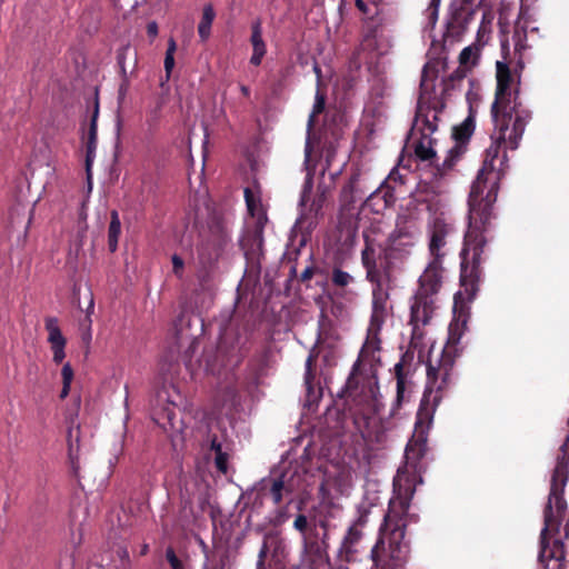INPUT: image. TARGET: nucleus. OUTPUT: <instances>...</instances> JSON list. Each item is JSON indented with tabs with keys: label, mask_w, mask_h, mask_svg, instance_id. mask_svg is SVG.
<instances>
[{
	"label": "nucleus",
	"mask_w": 569,
	"mask_h": 569,
	"mask_svg": "<svg viewBox=\"0 0 569 569\" xmlns=\"http://www.w3.org/2000/svg\"><path fill=\"white\" fill-rule=\"evenodd\" d=\"M485 229L469 226L465 236V247L461 251V289L456 292L452 308V320L448 327V340L440 359L429 361L427 367V386L417 412L415 423V443L410 442L406 450V461L398 468L393 479V497L390 499L385 522L380 528V537L371 551H409L405 541V528L416 521L410 515V501L417 485L422 482L421 468L418 458L421 456L427 441V432L433 419V412L442 399V392L452 381L453 357L467 330L469 319L468 303L478 291L480 263L486 239Z\"/></svg>",
	"instance_id": "obj_1"
},
{
	"label": "nucleus",
	"mask_w": 569,
	"mask_h": 569,
	"mask_svg": "<svg viewBox=\"0 0 569 569\" xmlns=\"http://www.w3.org/2000/svg\"><path fill=\"white\" fill-rule=\"evenodd\" d=\"M495 129L491 144L486 150L483 166L469 194V226L486 229L492 217L499 180L507 169V150L519 147L526 126L531 119L522 106L491 108Z\"/></svg>",
	"instance_id": "obj_2"
},
{
	"label": "nucleus",
	"mask_w": 569,
	"mask_h": 569,
	"mask_svg": "<svg viewBox=\"0 0 569 569\" xmlns=\"http://www.w3.org/2000/svg\"><path fill=\"white\" fill-rule=\"evenodd\" d=\"M361 261L366 269L367 279L376 284L373 289L372 313L367 330V339L361 348L359 359L355 363L352 372L347 381V390L352 401L361 407L360 413L370 418L380 411V399L377 367L380 362L381 350L380 331L383 327L387 308L386 297L382 293V274L376 262L375 251L366 247L361 252Z\"/></svg>",
	"instance_id": "obj_3"
},
{
	"label": "nucleus",
	"mask_w": 569,
	"mask_h": 569,
	"mask_svg": "<svg viewBox=\"0 0 569 569\" xmlns=\"http://www.w3.org/2000/svg\"><path fill=\"white\" fill-rule=\"evenodd\" d=\"M569 472V459L562 457L555 468L549 493L548 506L545 511V527L541 530V547L539 560L546 567L551 560L561 561L565 559L563 542L556 537L559 533L562 521L567 515V502L562 498L565 485Z\"/></svg>",
	"instance_id": "obj_4"
},
{
	"label": "nucleus",
	"mask_w": 569,
	"mask_h": 569,
	"mask_svg": "<svg viewBox=\"0 0 569 569\" xmlns=\"http://www.w3.org/2000/svg\"><path fill=\"white\" fill-rule=\"evenodd\" d=\"M420 233L421 230L416 219L398 217L396 228L389 233L381 249L386 277L389 278L393 269L400 268L409 259L419 241Z\"/></svg>",
	"instance_id": "obj_5"
},
{
	"label": "nucleus",
	"mask_w": 569,
	"mask_h": 569,
	"mask_svg": "<svg viewBox=\"0 0 569 569\" xmlns=\"http://www.w3.org/2000/svg\"><path fill=\"white\" fill-rule=\"evenodd\" d=\"M353 470L347 466H333L325 472L320 486V506L340 509L339 499L348 497L353 487Z\"/></svg>",
	"instance_id": "obj_6"
},
{
	"label": "nucleus",
	"mask_w": 569,
	"mask_h": 569,
	"mask_svg": "<svg viewBox=\"0 0 569 569\" xmlns=\"http://www.w3.org/2000/svg\"><path fill=\"white\" fill-rule=\"evenodd\" d=\"M437 298L416 292L410 302V325L412 327L411 346L422 348L427 335L425 328L431 322L437 310Z\"/></svg>",
	"instance_id": "obj_7"
},
{
	"label": "nucleus",
	"mask_w": 569,
	"mask_h": 569,
	"mask_svg": "<svg viewBox=\"0 0 569 569\" xmlns=\"http://www.w3.org/2000/svg\"><path fill=\"white\" fill-rule=\"evenodd\" d=\"M435 84L425 69L420 82V97L416 118L412 126V136L431 137L438 129V117L435 109L426 107L433 93Z\"/></svg>",
	"instance_id": "obj_8"
},
{
	"label": "nucleus",
	"mask_w": 569,
	"mask_h": 569,
	"mask_svg": "<svg viewBox=\"0 0 569 569\" xmlns=\"http://www.w3.org/2000/svg\"><path fill=\"white\" fill-rule=\"evenodd\" d=\"M497 88L491 108L521 106L518 101V89L509 67L497 61Z\"/></svg>",
	"instance_id": "obj_9"
},
{
	"label": "nucleus",
	"mask_w": 569,
	"mask_h": 569,
	"mask_svg": "<svg viewBox=\"0 0 569 569\" xmlns=\"http://www.w3.org/2000/svg\"><path fill=\"white\" fill-rule=\"evenodd\" d=\"M366 518L360 516L347 530L340 548L338 550V560L340 562L356 563L359 559L361 550V541L363 537V527Z\"/></svg>",
	"instance_id": "obj_10"
},
{
	"label": "nucleus",
	"mask_w": 569,
	"mask_h": 569,
	"mask_svg": "<svg viewBox=\"0 0 569 569\" xmlns=\"http://www.w3.org/2000/svg\"><path fill=\"white\" fill-rule=\"evenodd\" d=\"M153 420L168 435L173 442L178 441L184 430V423L181 419V410L173 402L167 407L153 412Z\"/></svg>",
	"instance_id": "obj_11"
},
{
	"label": "nucleus",
	"mask_w": 569,
	"mask_h": 569,
	"mask_svg": "<svg viewBox=\"0 0 569 569\" xmlns=\"http://www.w3.org/2000/svg\"><path fill=\"white\" fill-rule=\"evenodd\" d=\"M430 242L429 251L433 259H440L446 254L445 247L448 244L453 233L451 223L446 222L443 218H435L429 226Z\"/></svg>",
	"instance_id": "obj_12"
},
{
	"label": "nucleus",
	"mask_w": 569,
	"mask_h": 569,
	"mask_svg": "<svg viewBox=\"0 0 569 569\" xmlns=\"http://www.w3.org/2000/svg\"><path fill=\"white\" fill-rule=\"evenodd\" d=\"M445 278V270L440 259H432L419 278V287L416 292L436 297L440 291Z\"/></svg>",
	"instance_id": "obj_13"
},
{
	"label": "nucleus",
	"mask_w": 569,
	"mask_h": 569,
	"mask_svg": "<svg viewBox=\"0 0 569 569\" xmlns=\"http://www.w3.org/2000/svg\"><path fill=\"white\" fill-rule=\"evenodd\" d=\"M325 203V193L319 192L312 197V173L307 167V176L303 183L299 206L302 217H317Z\"/></svg>",
	"instance_id": "obj_14"
},
{
	"label": "nucleus",
	"mask_w": 569,
	"mask_h": 569,
	"mask_svg": "<svg viewBox=\"0 0 569 569\" xmlns=\"http://www.w3.org/2000/svg\"><path fill=\"white\" fill-rule=\"evenodd\" d=\"M247 208L252 219H254L253 241L258 247L262 244V232L267 223V214L263 210L260 198L249 188L244 190Z\"/></svg>",
	"instance_id": "obj_15"
},
{
	"label": "nucleus",
	"mask_w": 569,
	"mask_h": 569,
	"mask_svg": "<svg viewBox=\"0 0 569 569\" xmlns=\"http://www.w3.org/2000/svg\"><path fill=\"white\" fill-rule=\"evenodd\" d=\"M44 326L46 330L48 331V342L51 346L53 355L52 360L56 363H61L66 357L64 348L67 340L61 332L59 321L54 317H48L46 319Z\"/></svg>",
	"instance_id": "obj_16"
},
{
	"label": "nucleus",
	"mask_w": 569,
	"mask_h": 569,
	"mask_svg": "<svg viewBox=\"0 0 569 569\" xmlns=\"http://www.w3.org/2000/svg\"><path fill=\"white\" fill-rule=\"evenodd\" d=\"M297 490V485L291 477L288 479V473H282L279 478L271 480L269 488L270 496L274 505L281 502L283 493H292Z\"/></svg>",
	"instance_id": "obj_17"
},
{
	"label": "nucleus",
	"mask_w": 569,
	"mask_h": 569,
	"mask_svg": "<svg viewBox=\"0 0 569 569\" xmlns=\"http://www.w3.org/2000/svg\"><path fill=\"white\" fill-rule=\"evenodd\" d=\"M99 113V106L98 101L94 103V111L90 121V127L88 131V141H87V156H86V167H87V173H88V180H90V168L92 164V161L96 156V148H97V118Z\"/></svg>",
	"instance_id": "obj_18"
},
{
	"label": "nucleus",
	"mask_w": 569,
	"mask_h": 569,
	"mask_svg": "<svg viewBox=\"0 0 569 569\" xmlns=\"http://www.w3.org/2000/svg\"><path fill=\"white\" fill-rule=\"evenodd\" d=\"M250 41L252 44V56L250 58V63L253 66H259L267 52L266 43L262 39L261 23L259 21H256L252 24Z\"/></svg>",
	"instance_id": "obj_19"
},
{
	"label": "nucleus",
	"mask_w": 569,
	"mask_h": 569,
	"mask_svg": "<svg viewBox=\"0 0 569 569\" xmlns=\"http://www.w3.org/2000/svg\"><path fill=\"white\" fill-rule=\"evenodd\" d=\"M529 1L530 0H521L520 13L515 29V37L519 40L521 39V36H526L528 31H538V27L532 26L531 16L528 8L526 7V3Z\"/></svg>",
	"instance_id": "obj_20"
},
{
	"label": "nucleus",
	"mask_w": 569,
	"mask_h": 569,
	"mask_svg": "<svg viewBox=\"0 0 569 569\" xmlns=\"http://www.w3.org/2000/svg\"><path fill=\"white\" fill-rule=\"evenodd\" d=\"M403 366L401 362L395 365V373L397 378V397L396 406L400 407L411 391V381L403 375Z\"/></svg>",
	"instance_id": "obj_21"
},
{
	"label": "nucleus",
	"mask_w": 569,
	"mask_h": 569,
	"mask_svg": "<svg viewBox=\"0 0 569 569\" xmlns=\"http://www.w3.org/2000/svg\"><path fill=\"white\" fill-rule=\"evenodd\" d=\"M68 458L72 472L78 476L80 469L79 461V430L70 429L68 433Z\"/></svg>",
	"instance_id": "obj_22"
},
{
	"label": "nucleus",
	"mask_w": 569,
	"mask_h": 569,
	"mask_svg": "<svg viewBox=\"0 0 569 569\" xmlns=\"http://www.w3.org/2000/svg\"><path fill=\"white\" fill-rule=\"evenodd\" d=\"M360 174L355 173L349 179L348 183L343 187L341 191V197L345 202H355L358 199H361L365 196V191L359 188Z\"/></svg>",
	"instance_id": "obj_23"
},
{
	"label": "nucleus",
	"mask_w": 569,
	"mask_h": 569,
	"mask_svg": "<svg viewBox=\"0 0 569 569\" xmlns=\"http://www.w3.org/2000/svg\"><path fill=\"white\" fill-rule=\"evenodd\" d=\"M216 12L211 4L203 7L202 17L198 26V33L202 41L210 37L211 26L214 20Z\"/></svg>",
	"instance_id": "obj_24"
},
{
	"label": "nucleus",
	"mask_w": 569,
	"mask_h": 569,
	"mask_svg": "<svg viewBox=\"0 0 569 569\" xmlns=\"http://www.w3.org/2000/svg\"><path fill=\"white\" fill-rule=\"evenodd\" d=\"M415 153L421 160H433L437 158L433 149V139L431 137H420L415 142Z\"/></svg>",
	"instance_id": "obj_25"
},
{
	"label": "nucleus",
	"mask_w": 569,
	"mask_h": 569,
	"mask_svg": "<svg viewBox=\"0 0 569 569\" xmlns=\"http://www.w3.org/2000/svg\"><path fill=\"white\" fill-rule=\"evenodd\" d=\"M312 361H313V358L310 355L306 360V372H305V385H306L307 397H308L309 403L317 401L320 397V390L317 389L312 385V379H313Z\"/></svg>",
	"instance_id": "obj_26"
},
{
	"label": "nucleus",
	"mask_w": 569,
	"mask_h": 569,
	"mask_svg": "<svg viewBox=\"0 0 569 569\" xmlns=\"http://www.w3.org/2000/svg\"><path fill=\"white\" fill-rule=\"evenodd\" d=\"M121 233V222L116 210L111 211V220L108 230V246L111 252L118 248L119 236Z\"/></svg>",
	"instance_id": "obj_27"
},
{
	"label": "nucleus",
	"mask_w": 569,
	"mask_h": 569,
	"mask_svg": "<svg viewBox=\"0 0 569 569\" xmlns=\"http://www.w3.org/2000/svg\"><path fill=\"white\" fill-rule=\"evenodd\" d=\"M227 449H228V447L224 443H222L221 441H219L217 438H213L211 440V450L214 451V453H216V457H214L216 466L222 472H226L227 468H228Z\"/></svg>",
	"instance_id": "obj_28"
},
{
	"label": "nucleus",
	"mask_w": 569,
	"mask_h": 569,
	"mask_svg": "<svg viewBox=\"0 0 569 569\" xmlns=\"http://www.w3.org/2000/svg\"><path fill=\"white\" fill-rule=\"evenodd\" d=\"M480 48L477 44L466 47L459 54V62L465 68H471L477 64Z\"/></svg>",
	"instance_id": "obj_29"
},
{
	"label": "nucleus",
	"mask_w": 569,
	"mask_h": 569,
	"mask_svg": "<svg viewBox=\"0 0 569 569\" xmlns=\"http://www.w3.org/2000/svg\"><path fill=\"white\" fill-rule=\"evenodd\" d=\"M475 12L468 8H461L458 10L451 19V28L459 27L461 30H465L467 24L473 19Z\"/></svg>",
	"instance_id": "obj_30"
},
{
	"label": "nucleus",
	"mask_w": 569,
	"mask_h": 569,
	"mask_svg": "<svg viewBox=\"0 0 569 569\" xmlns=\"http://www.w3.org/2000/svg\"><path fill=\"white\" fill-rule=\"evenodd\" d=\"M461 154L462 147L456 143L452 148H450L447 151V154L441 163L442 170L451 169Z\"/></svg>",
	"instance_id": "obj_31"
},
{
	"label": "nucleus",
	"mask_w": 569,
	"mask_h": 569,
	"mask_svg": "<svg viewBox=\"0 0 569 569\" xmlns=\"http://www.w3.org/2000/svg\"><path fill=\"white\" fill-rule=\"evenodd\" d=\"M323 109H325V97L319 91H317L312 111H311V113L309 116V120H308V129L309 130L313 126L316 116L321 113L323 111Z\"/></svg>",
	"instance_id": "obj_32"
},
{
	"label": "nucleus",
	"mask_w": 569,
	"mask_h": 569,
	"mask_svg": "<svg viewBox=\"0 0 569 569\" xmlns=\"http://www.w3.org/2000/svg\"><path fill=\"white\" fill-rule=\"evenodd\" d=\"M353 281L351 274L341 269H335L332 272V282L339 287H346Z\"/></svg>",
	"instance_id": "obj_33"
},
{
	"label": "nucleus",
	"mask_w": 569,
	"mask_h": 569,
	"mask_svg": "<svg viewBox=\"0 0 569 569\" xmlns=\"http://www.w3.org/2000/svg\"><path fill=\"white\" fill-rule=\"evenodd\" d=\"M84 301H86L84 308H82L80 301H78V307L81 308L86 312L87 318L90 320V316L92 315L93 309H94V300H93V293L89 287H87L84 290Z\"/></svg>",
	"instance_id": "obj_34"
},
{
	"label": "nucleus",
	"mask_w": 569,
	"mask_h": 569,
	"mask_svg": "<svg viewBox=\"0 0 569 569\" xmlns=\"http://www.w3.org/2000/svg\"><path fill=\"white\" fill-rule=\"evenodd\" d=\"M171 262H172V272H173V274L178 279H182L183 274H184V261H183V259L180 256H178V254H173L171 257Z\"/></svg>",
	"instance_id": "obj_35"
},
{
	"label": "nucleus",
	"mask_w": 569,
	"mask_h": 569,
	"mask_svg": "<svg viewBox=\"0 0 569 569\" xmlns=\"http://www.w3.org/2000/svg\"><path fill=\"white\" fill-rule=\"evenodd\" d=\"M166 558L172 569H186L184 562L177 557L172 548L166 550Z\"/></svg>",
	"instance_id": "obj_36"
},
{
	"label": "nucleus",
	"mask_w": 569,
	"mask_h": 569,
	"mask_svg": "<svg viewBox=\"0 0 569 569\" xmlns=\"http://www.w3.org/2000/svg\"><path fill=\"white\" fill-rule=\"evenodd\" d=\"M426 19L428 20V24L433 28L438 21L439 10L435 9V7H428L425 11Z\"/></svg>",
	"instance_id": "obj_37"
},
{
	"label": "nucleus",
	"mask_w": 569,
	"mask_h": 569,
	"mask_svg": "<svg viewBox=\"0 0 569 569\" xmlns=\"http://www.w3.org/2000/svg\"><path fill=\"white\" fill-rule=\"evenodd\" d=\"M61 376H62V380H63L64 385H71L72 379H73V370H72L70 363H66L62 367Z\"/></svg>",
	"instance_id": "obj_38"
},
{
	"label": "nucleus",
	"mask_w": 569,
	"mask_h": 569,
	"mask_svg": "<svg viewBox=\"0 0 569 569\" xmlns=\"http://www.w3.org/2000/svg\"><path fill=\"white\" fill-rule=\"evenodd\" d=\"M459 130L462 131V136H467L469 137L471 133H472V130H473V120L468 117L461 124V127L459 128Z\"/></svg>",
	"instance_id": "obj_39"
},
{
	"label": "nucleus",
	"mask_w": 569,
	"mask_h": 569,
	"mask_svg": "<svg viewBox=\"0 0 569 569\" xmlns=\"http://www.w3.org/2000/svg\"><path fill=\"white\" fill-rule=\"evenodd\" d=\"M293 526L297 530H299L300 532H303L308 526V520H307V517L303 516V515H299L296 519H295V522H293Z\"/></svg>",
	"instance_id": "obj_40"
},
{
	"label": "nucleus",
	"mask_w": 569,
	"mask_h": 569,
	"mask_svg": "<svg viewBox=\"0 0 569 569\" xmlns=\"http://www.w3.org/2000/svg\"><path fill=\"white\" fill-rule=\"evenodd\" d=\"M173 67H174V56L166 54V57H164V70H166V73H167L168 78L170 77Z\"/></svg>",
	"instance_id": "obj_41"
},
{
	"label": "nucleus",
	"mask_w": 569,
	"mask_h": 569,
	"mask_svg": "<svg viewBox=\"0 0 569 569\" xmlns=\"http://www.w3.org/2000/svg\"><path fill=\"white\" fill-rule=\"evenodd\" d=\"M147 32L149 37L156 38L158 36V24L154 21L149 22L147 26Z\"/></svg>",
	"instance_id": "obj_42"
},
{
	"label": "nucleus",
	"mask_w": 569,
	"mask_h": 569,
	"mask_svg": "<svg viewBox=\"0 0 569 569\" xmlns=\"http://www.w3.org/2000/svg\"><path fill=\"white\" fill-rule=\"evenodd\" d=\"M176 50H177V43H176L174 39L171 38L168 41V48H167L166 54L174 56Z\"/></svg>",
	"instance_id": "obj_43"
},
{
	"label": "nucleus",
	"mask_w": 569,
	"mask_h": 569,
	"mask_svg": "<svg viewBox=\"0 0 569 569\" xmlns=\"http://www.w3.org/2000/svg\"><path fill=\"white\" fill-rule=\"evenodd\" d=\"M161 107H162V103L159 101L154 108H152V109H150V110L148 111L149 116H150L152 119H156V118L158 117V112H159V110L161 109Z\"/></svg>",
	"instance_id": "obj_44"
},
{
	"label": "nucleus",
	"mask_w": 569,
	"mask_h": 569,
	"mask_svg": "<svg viewBox=\"0 0 569 569\" xmlns=\"http://www.w3.org/2000/svg\"><path fill=\"white\" fill-rule=\"evenodd\" d=\"M353 566H355V563H348V562H340L339 561V565H337L332 569H355Z\"/></svg>",
	"instance_id": "obj_45"
},
{
	"label": "nucleus",
	"mask_w": 569,
	"mask_h": 569,
	"mask_svg": "<svg viewBox=\"0 0 569 569\" xmlns=\"http://www.w3.org/2000/svg\"><path fill=\"white\" fill-rule=\"evenodd\" d=\"M70 386L71 385H64L63 383V387H62V390H61V395H60L61 398H66L68 396L69 390H70Z\"/></svg>",
	"instance_id": "obj_46"
},
{
	"label": "nucleus",
	"mask_w": 569,
	"mask_h": 569,
	"mask_svg": "<svg viewBox=\"0 0 569 569\" xmlns=\"http://www.w3.org/2000/svg\"><path fill=\"white\" fill-rule=\"evenodd\" d=\"M240 91L243 96L248 97L250 94V89L247 86L241 84Z\"/></svg>",
	"instance_id": "obj_47"
},
{
	"label": "nucleus",
	"mask_w": 569,
	"mask_h": 569,
	"mask_svg": "<svg viewBox=\"0 0 569 569\" xmlns=\"http://www.w3.org/2000/svg\"><path fill=\"white\" fill-rule=\"evenodd\" d=\"M441 0H430L429 7H435V9L439 10Z\"/></svg>",
	"instance_id": "obj_48"
},
{
	"label": "nucleus",
	"mask_w": 569,
	"mask_h": 569,
	"mask_svg": "<svg viewBox=\"0 0 569 569\" xmlns=\"http://www.w3.org/2000/svg\"><path fill=\"white\" fill-rule=\"evenodd\" d=\"M309 157H310L309 144L307 143V146H306V160H305L306 164L309 162Z\"/></svg>",
	"instance_id": "obj_49"
},
{
	"label": "nucleus",
	"mask_w": 569,
	"mask_h": 569,
	"mask_svg": "<svg viewBox=\"0 0 569 569\" xmlns=\"http://www.w3.org/2000/svg\"><path fill=\"white\" fill-rule=\"evenodd\" d=\"M80 291H81V287H80V286H78V284H74V286H73V295H74V296H77V295H79V293H80Z\"/></svg>",
	"instance_id": "obj_50"
},
{
	"label": "nucleus",
	"mask_w": 569,
	"mask_h": 569,
	"mask_svg": "<svg viewBox=\"0 0 569 569\" xmlns=\"http://www.w3.org/2000/svg\"><path fill=\"white\" fill-rule=\"evenodd\" d=\"M357 7H358L360 10L365 11V6H363V2H362L361 0H357Z\"/></svg>",
	"instance_id": "obj_51"
},
{
	"label": "nucleus",
	"mask_w": 569,
	"mask_h": 569,
	"mask_svg": "<svg viewBox=\"0 0 569 569\" xmlns=\"http://www.w3.org/2000/svg\"><path fill=\"white\" fill-rule=\"evenodd\" d=\"M268 483H269V481L263 480V481L261 482V485H260V486H261V490H266V489H268Z\"/></svg>",
	"instance_id": "obj_52"
},
{
	"label": "nucleus",
	"mask_w": 569,
	"mask_h": 569,
	"mask_svg": "<svg viewBox=\"0 0 569 569\" xmlns=\"http://www.w3.org/2000/svg\"><path fill=\"white\" fill-rule=\"evenodd\" d=\"M148 551V545H143L141 548V555H146Z\"/></svg>",
	"instance_id": "obj_53"
},
{
	"label": "nucleus",
	"mask_w": 569,
	"mask_h": 569,
	"mask_svg": "<svg viewBox=\"0 0 569 569\" xmlns=\"http://www.w3.org/2000/svg\"><path fill=\"white\" fill-rule=\"evenodd\" d=\"M121 558H128L129 555H128V551L126 549L121 550Z\"/></svg>",
	"instance_id": "obj_54"
},
{
	"label": "nucleus",
	"mask_w": 569,
	"mask_h": 569,
	"mask_svg": "<svg viewBox=\"0 0 569 569\" xmlns=\"http://www.w3.org/2000/svg\"><path fill=\"white\" fill-rule=\"evenodd\" d=\"M291 477L293 478V480H295V482H296V485H297V489H298V488H299L298 479H300V476H297V479H296V478H295V476H293V475H291L290 477H288V479H290Z\"/></svg>",
	"instance_id": "obj_55"
},
{
	"label": "nucleus",
	"mask_w": 569,
	"mask_h": 569,
	"mask_svg": "<svg viewBox=\"0 0 569 569\" xmlns=\"http://www.w3.org/2000/svg\"><path fill=\"white\" fill-rule=\"evenodd\" d=\"M203 569H223V568L220 566H212V567L204 566Z\"/></svg>",
	"instance_id": "obj_56"
},
{
	"label": "nucleus",
	"mask_w": 569,
	"mask_h": 569,
	"mask_svg": "<svg viewBox=\"0 0 569 569\" xmlns=\"http://www.w3.org/2000/svg\"><path fill=\"white\" fill-rule=\"evenodd\" d=\"M377 197H379V193H378L377 191H375V192H372V193L370 194L369 199H375V198H377Z\"/></svg>",
	"instance_id": "obj_57"
},
{
	"label": "nucleus",
	"mask_w": 569,
	"mask_h": 569,
	"mask_svg": "<svg viewBox=\"0 0 569 569\" xmlns=\"http://www.w3.org/2000/svg\"><path fill=\"white\" fill-rule=\"evenodd\" d=\"M302 277H303V278H308V277H309V271H308V270H306V271L303 272Z\"/></svg>",
	"instance_id": "obj_58"
},
{
	"label": "nucleus",
	"mask_w": 569,
	"mask_h": 569,
	"mask_svg": "<svg viewBox=\"0 0 569 569\" xmlns=\"http://www.w3.org/2000/svg\"><path fill=\"white\" fill-rule=\"evenodd\" d=\"M247 240H248L247 238H243V239H242V244H243V246H246Z\"/></svg>",
	"instance_id": "obj_59"
},
{
	"label": "nucleus",
	"mask_w": 569,
	"mask_h": 569,
	"mask_svg": "<svg viewBox=\"0 0 569 569\" xmlns=\"http://www.w3.org/2000/svg\"><path fill=\"white\" fill-rule=\"evenodd\" d=\"M183 318H184V315H181V316L179 317V319H178V320H179V321H182V320H183Z\"/></svg>",
	"instance_id": "obj_60"
},
{
	"label": "nucleus",
	"mask_w": 569,
	"mask_h": 569,
	"mask_svg": "<svg viewBox=\"0 0 569 569\" xmlns=\"http://www.w3.org/2000/svg\"><path fill=\"white\" fill-rule=\"evenodd\" d=\"M315 71L318 73L319 72V68L317 66H315Z\"/></svg>",
	"instance_id": "obj_61"
}]
</instances>
